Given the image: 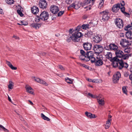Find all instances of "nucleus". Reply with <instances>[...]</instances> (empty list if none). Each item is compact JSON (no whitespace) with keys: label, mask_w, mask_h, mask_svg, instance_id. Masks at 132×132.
Instances as JSON below:
<instances>
[{"label":"nucleus","mask_w":132,"mask_h":132,"mask_svg":"<svg viewBox=\"0 0 132 132\" xmlns=\"http://www.w3.org/2000/svg\"><path fill=\"white\" fill-rule=\"evenodd\" d=\"M79 64L82 66L83 67H87V65L85 64H81L80 63H78Z\"/></svg>","instance_id":"56"},{"label":"nucleus","mask_w":132,"mask_h":132,"mask_svg":"<svg viewBox=\"0 0 132 132\" xmlns=\"http://www.w3.org/2000/svg\"><path fill=\"white\" fill-rule=\"evenodd\" d=\"M71 36L70 37H68L67 38V42H69L71 41Z\"/></svg>","instance_id":"48"},{"label":"nucleus","mask_w":132,"mask_h":132,"mask_svg":"<svg viewBox=\"0 0 132 132\" xmlns=\"http://www.w3.org/2000/svg\"><path fill=\"white\" fill-rule=\"evenodd\" d=\"M41 116L42 118L44 120H46L47 121H50V119L48 117L46 116L43 113H41Z\"/></svg>","instance_id":"29"},{"label":"nucleus","mask_w":132,"mask_h":132,"mask_svg":"<svg viewBox=\"0 0 132 132\" xmlns=\"http://www.w3.org/2000/svg\"><path fill=\"white\" fill-rule=\"evenodd\" d=\"M89 81L93 82H95V79L92 80V81H90L89 80Z\"/></svg>","instance_id":"62"},{"label":"nucleus","mask_w":132,"mask_h":132,"mask_svg":"<svg viewBox=\"0 0 132 132\" xmlns=\"http://www.w3.org/2000/svg\"><path fill=\"white\" fill-rule=\"evenodd\" d=\"M39 83L46 86H47L48 85V84L47 83L42 79L40 80Z\"/></svg>","instance_id":"32"},{"label":"nucleus","mask_w":132,"mask_h":132,"mask_svg":"<svg viewBox=\"0 0 132 132\" xmlns=\"http://www.w3.org/2000/svg\"><path fill=\"white\" fill-rule=\"evenodd\" d=\"M129 74L127 72H125L124 73V76L126 77H127L129 76Z\"/></svg>","instance_id":"52"},{"label":"nucleus","mask_w":132,"mask_h":132,"mask_svg":"<svg viewBox=\"0 0 132 132\" xmlns=\"http://www.w3.org/2000/svg\"><path fill=\"white\" fill-rule=\"evenodd\" d=\"M102 95H99L97 97V100H99L100 99H102Z\"/></svg>","instance_id":"51"},{"label":"nucleus","mask_w":132,"mask_h":132,"mask_svg":"<svg viewBox=\"0 0 132 132\" xmlns=\"http://www.w3.org/2000/svg\"><path fill=\"white\" fill-rule=\"evenodd\" d=\"M0 130H3L5 132L9 131L8 130L6 129L3 126L1 125H0Z\"/></svg>","instance_id":"33"},{"label":"nucleus","mask_w":132,"mask_h":132,"mask_svg":"<svg viewBox=\"0 0 132 132\" xmlns=\"http://www.w3.org/2000/svg\"><path fill=\"white\" fill-rule=\"evenodd\" d=\"M80 53L81 55H85L86 56H88V57H91V62H94L95 59H94V53L92 51L87 52L86 53L83 50H81Z\"/></svg>","instance_id":"5"},{"label":"nucleus","mask_w":132,"mask_h":132,"mask_svg":"<svg viewBox=\"0 0 132 132\" xmlns=\"http://www.w3.org/2000/svg\"><path fill=\"white\" fill-rule=\"evenodd\" d=\"M49 14L48 13L45 11H44L41 13L39 17L38 18V20H42L46 22L48 21L47 20L48 18Z\"/></svg>","instance_id":"7"},{"label":"nucleus","mask_w":132,"mask_h":132,"mask_svg":"<svg viewBox=\"0 0 132 132\" xmlns=\"http://www.w3.org/2000/svg\"><path fill=\"white\" fill-rule=\"evenodd\" d=\"M66 81L68 83L71 84L72 83V81L68 77L65 78Z\"/></svg>","instance_id":"37"},{"label":"nucleus","mask_w":132,"mask_h":132,"mask_svg":"<svg viewBox=\"0 0 132 132\" xmlns=\"http://www.w3.org/2000/svg\"><path fill=\"white\" fill-rule=\"evenodd\" d=\"M83 36L81 32L74 31L71 36V39L75 42H78L80 40V38Z\"/></svg>","instance_id":"4"},{"label":"nucleus","mask_w":132,"mask_h":132,"mask_svg":"<svg viewBox=\"0 0 132 132\" xmlns=\"http://www.w3.org/2000/svg\"><path fill=\"white\" fill-rule=\"evenodd\" d=\"M116 55V56L117 57L121 58L122 59L124 60H127L130 55L129 54H124L123 52L121 51L118 50L115 51V53Z\"/></svg>","instance_id":"3"},{"label":"nucleus","mask_w":132,"mask_h":132,"mask_svg":"<svg viewBox=\"0 0 132 132\" xmlns=\"http://www.w3.org/2000/svg\"><path fill=\"white\" fill-rule=\"evenodd\" d=\"M81 26H78L77 27L75 31H74L76 32H76H78V31H79L80 29H81Z\"/></svg>","instance_id":"40"},{"label":"nucleus","mask_w":132,"mask_h":132,"mask_svg":"<svg viewBox=\"0 0 132 132\" xmlns=\"http://www.w3.org/2000/svg\"><path fill=\"white\" fill-rule=\"evenodd\" d=\"M47 3L46 1L41 0L39 3V6L40 8L44 9L46 8L47 6Z\"/></svg>","instance_id":"16"},{"label":"nucleus","mask_w":132,"mask_h":132,"mask_svg":"<svg viewBox=\"0 0 132 132\" xmlns=\"http://www.w3.org/2000/svg\"><path fill=\"white\" fill-rule=\"evenodd\" d=\"M108 56H109V58H111V53H109L108 54Z\"/></svg>","instance_id":"59"},{"label":"nucleus","mask_w":132,"mask_h":132,"mask_svg":"<svg viewBox=\"0 0 132 132\" xmlns=\"http://www.w3.org/2000/svg\"><path fill=\"white\" fill-rule=\"evenodd\" d=\"M6 2L8 4H11L13 3L14 0H5Z\"/></svg>","instance_id":"35"},{"label":"nucleus","mask_w":132,"mask_h":132,"mask_svg":"<svg viewBox=\"0 0 132 132\" xmlns=\"http://www.w3.org/2000/svg\"><path fill=\"white\" fill-rule=\"evenodd\" d=\"M39 54L40 55L43 56H45V55L46 53L45 52H39Z\"/></svg>","instance_id":"49"},{"label":"nucleus","mask_w":132,"mask_h":132,"mask_svg":"<svg viewBox=\"0 0 132 132\" xmlns=\"http://www.w3.org/2000/svg\"><path fill=\"white\" fill-rule=\"evenodd\" d=\"M111 121L112 119H108L105 125V129H108L109 127L111 125Z\"/></svg>","instance_id":"25"},{"label":"nucleus","mask_w":132,"mask_h":132,"mask_svg":"<svg viewBox=\"0 0 132 132\" xmlns=\"http://www.w3.org/2000/svg\"><path fill=\"white\" fill-rule=\"evenodd\" d=\"M95 0H85L83 2L82 6L86 11L90 10Z\"/></svg>","instance_id":"2"},{"label":"nucleus","mask_w":132,"mask_h":132,"mask_svg":"<svg viewBox=\"0 0 132 132\" xmlns=\"http://www.w3.org/2000/svg\"><path fill=\"white\" fill-rule=\"evenodd\" d=\"M79 64L82 66L83 67H87V65L85 64H81L80 63H78Z\"/></svg>","instance_id":"55"},{"label":"nucleus","mask_w":132,"mask_h":132,"mask_svg":"<svg viewBox=\"0 0 132 132\" xmlns=\"http://www.w3.org/2000/svg\"><path fill=\"white\" fill-rule=\"evenodd\" d=\"M112 64L113 67L116 68L118 66V64L119 65L118 66V68L120 69H121L123 68H127L128 66V65L127 63L123 62L121 60H120L116 57H115L112 59Z\"/></svg>","instance_id":"1"},{"label":"nucleus","mask_w":132,"mask_h":132,"mask_svg":"<svg viewBox=\"0 0 132 132\" xmlns=\"http://www.w3.org/2000/svg\"><path fill=\"white\" fill-rule=\"evenodd\" d=\"M121 77V75L120 73L119 72H116L115 74L113 76V82L114 83L118 82Z\"/></svg>","instance_id":"9"},{"label":"nucleus","mask_w":132,"mask_h":132,"mask_svg":"<svg viewBox=\"0 0 132 132\" xmlns=\"http://www.w3.org/2000/svg\"><path fill=\"white\" fill-rule=\"evenodd\" d=\"M32 12L34 14H36L39 11V10L38 7L36 6H34L31 9Z\"/></svg>","instance_id":"21"},{"label":"nucleus","mask_w":132,"mask_h":132,"mask_svg":"<svg viewBox=\"0 0 132 132\" xmlns=\"http://www.w3.org/2000/svg\"><path fill=\"white\" fill-rule=\"evenodd\" d=\"M132 29V27L130 25H128L125 28V29L126 30H129Z\"/></svg>","instance_id":"36"},{"label":"nucleus","mask_w":132,"mask_h":132,"mask_svg":"<svg viewBox=\"0 0 132 132\" xmlns=\"http://www.w3.org/2000/svg\"><path fill=\"white\" fill-rule=\"evenodd\" d=\"M83 46L84 50L87 51L91 49L92 48V45L91 43L86 42L83 43Z\"/></svg>","instance_id":"13"},{"label":"nucleus","mask_w":132,"mask_h":132,"mask_svg":"<svg viewBox=\"0 0 132 132\" xmlns=\"http://www.w3.org/2000/svg\"><path fill=\"white\" fill-rule=\"evenodd\" d=\"M58 67L59 68L62 70H63L65 69L64 67L61 65H59Z\"/></svg>","instance_id":"47"},{"label":"nucleus","mask_w":132,"mask_h":132,"mask_svg":"<svg viewBox=\"0 0 132 132\" xmlns=\"http://www.w3.org/2000/svg\"><path fill=\"white\" fill-rule=\"evenodd\" d=\"M93 49L95 51H96V52L99 53L102 52L103 48L101 45H95L93 47Z\"/></svg>","instance_id":"14"},{"label":"nucleus","mask_w":132,"mask_h":132,"mask_svg":"<svg viewBox=\"0 0 132 132\" xmlns=\"http://www.w3.org/2000/svg\"><path fill=\"white\" fill-rule=\"evenodd\" d=\"M89 25L88 24H83L81 26L82 28L83 29H86L89 28Z\"/></svg>","instance_id":"31"},{"label":"nucleus","mask_w":132,"mask_h":132,"mask_svg":"<svg viewBox=\"0 0 132 132\" xmlns=\"http://www.w3.org/2000/svg\"><path fill=\"white\" fill-rule=\"evenodd\" d=\"M101 14L102 15V20L103 21H106L108 20L109 19V17L108 15V12L103 11L101 12Z\"/></svg>","instance_id":"15"},{"label":"nucleus","mask_w":132,"mask_h":132,"mask_svg":"<svg viewBox=\"0 0 132 132\" xmlns=\"http://www.w3.org/2000/svg\"><path fill=\"white\" fill-rule=\"evenodd\" d=\"M127 48H126L124 50V52L125 53H127V54L129 53L130 52V49L129 48H128L127 47Z\"/></svg>","instance_id":"41"},{"label":"nucleus","mask_w":132,"mask_h":132,"mask_svg":"<svg viewBox=\"0 0 132 132\" xmlns=\"http://www.w3.org/2000/svg\"><path fill=\"white\" fill-rule=\"evenodd\" d=\"M126 37L128 38L131 39L132 38V32H128L126 33Z\"/></svg>","instance_id":"27"},{"label":"nucleus","mask_w":132,"mask_h":132,"mask_svg":"<svg viewBox=\"0 0 132 132\" xmlns=\"http://www.w3.org/2000/svg\"><path fill=\"white\" fill-rule=\"evenodd\" d=\"M85 115L88 118H95V115L87 111L85 113Z\"/></svg>","instance_id":"20"},{"label":"nucleus","mask_w":132,"mask_h":132,"mask_svg":"<svg viewBox=\"0 0 132 132\" xmlns=\"http://www.w3.org/2000/svg\"><path fill=\"white\" fill-rule=\"evenodd\" d=\"M1 11H0V14H3L4 13L2 11V9H1Z\"/></svg>","instance_id":"64"},{"label":"nucleus","mask_w":132,"mask_h":132,"mask_svg":"<svg viewBox=\"0 0 132 132\" xmlns=\"http://www.w3.org/2000/svg\"><path fill=\"white\" fill-rule=\"evenodd\" d=\"M122 90L123 93L127 94V90L125 86H123L122 87Z\"/></svg>","instance_id":"39"},{"label":"nucleus","mask_w":132,"mask_h":132,"mask_svg":"<svg viewBox=\"0 0 132 132\" xmlns=\"http://www.w3.org/2000/svg\"><path fill=\"white\" fill-rule=\"evenodd\" d=\"M73 32V29H70L69 31V34H72Z\"/></svg>","instance_id":"58"},{"label":"nucleus","mask_w":132,"mask_h":132,"mask_svg":"<svg viewBox=\"0 0 132 132\" xmlns=\"http://www.w3.org/2000/svg\"><path fill=\"white\" fill-rule=\"evenodd\" d=\"M32 78L35 81L39 83L40 80L39 78L36 77H33Z\"/></svg>","instance_id":"38"},{"label":"nucleus","mask_w":132,"mask_h":132,"mask_svg":"<svg viewBox=\"0 0 132 132\" xmlns=\"http://www.w3.org/2000/svg\"><path fill=\"white\" fill-rule=\"evenodd\" d=\"M6 63L11 68V69L13 70H16L17 69L16 67H13L10 62L7 61H6Z\"/></svg>","instance_id":"26"},{"label":"nucleus","mask_w":132,"mask_h":132,"mask_svg":"<svg viewBox=\"0 0 132 132\" xmlns=\"http://www.w3.org/2000/svg\"><path fill=\"white\" fill-rule=\"evenodd\" d=\"M120 9L121 10V11L123 13H124L125 15H128V16H127L128 17H129V14L128 13H127L125 12V8L124 7H121L120 8Z\"/></svg>","instance_id":"34"},{"label":"nucleus","mask_w":132,"mask_h":132,"mask_svg":"<svg viewBox=\"0 0 132 132\" xmlns=\"http://www.w3.org/2000/svg\"><path fill=\"white\" fill-rule=\"evenodd\" d=\"M102 40V38L101 36L99 35H97L93 38V40L95 42L98 43L100 42Z\"/></svg>","instance_id":"18"},{"label":"nucleus","mask_w":132,"mask_h":132,"mask_svg":"<svg viewBox=\"0 0 132 132\" xmlns=\"http://www.w3.org/2000/svg\"><path fill=\"white\" fill-rule=\"evenodd\" d=\"M79 64L82 66L83 67H87V65L85 64H81L80 63H78Z\"/></svg>","instance_id":"54"},{"label":"nucleus","mask_w":132,"mask_h":132,"mask_svg":"<svg viewBox=\"0 0 132 132\" xmlns=\"http://www.w3.org/2000/svg\"><path fill=\"white\" fill-rule=\"evenodd\" d=\"M67 3L69 4L71 3L72 2V0H67Z\"/></svg>","instance_id":"53"},{"label":"nucleus","mask_w":132,"mask_h":132,"mask_svg":"<svg viewBox=\"0 0 132 132\" xmlns=\"http://www.w3.org/2000/svg\"><path fill=\"white\" fill-rule=\"evenodd\" d=\"M121 4L122 6H123L125 5L124 2L123 1H122V3H121Z\"/></svg>","instance_id":"60"},{"label":"nucleus","mask_w":132,"mask_h":132,"mask_svg":"<svg viewBox=\"0 0 132 132\" xmlns=\"http://www.w3.org/2000/svg\"><path fill=\"white\" fill-rule=\"evenodd\" d=\"M81 5V3L80 2H75L71 4L68 8L72 7L76 9H78L80 7Z\"/></svg>","instance_id":"10"},{"label":"nucleus","mask_w":132,"mask_h":132,"mask_svg":"<svg viewBox=\"0 0 132 132\" xmlns=\"http://www.w3.org/2000/svg\"><path fill=\"white\" fill-rule=\"evenodd\" d=\"M28 101L30 103V104L31 105H33V103L30 100H28Z\"/></svg>","instance_id":"61"},{"label":"nucleus","mask_w":132,"mask_h":132,"mask_svg":"<svg viewBox=\"0 0 132 132\" xmlns=\"http://www.w3.org/2000/svg\"><path fill=\"white\" fill-rule=\"evenodd\" d=\"M8 87L10 89H12L13 87V83L12 81H10L9 84L8 85Z\"/></svg>","instance_id":"30"},{"label":"nucleus","mask_w":132,"mask_h":132,"mask_svg":"<svg viewBox=\"0 0 132 132\" xmlns=\"http://www.w3.org/2000/svg\"><path fill=\"white\" fill-rule=\"evenodd\" d=\"M120 44L122 47H126L127 45H130L131 42L126 39H123L121 40Z\"/></svg>","instance_id":"12"},{"label":"nucleus","mask_w":132,"mask_h":132,"mask_svg":"<svg viewBox=\"0 0 132 132\" xmlns=\"http://www.w3.org/2000/svg\"><path fill=\"white\" fill-rule=\"evenodd\" d=\"M92 35V34H91L90 32H88L86 33H85V36L86 37H90Z\"/></svg>","instance_id":"43"},{"label":"nucleus","mask_w":132,"mask_h":132,"mask_svg":"<svg viewBox=\"0 0 132 132\" xmlns=\"http://www.w3.org/2000/svg\"><path fill=\"white\" fill-rule=\"evenodd\" d=\"M93 57L95 59L94 61V62H91L92 63H95V64L97 66H101L103 64V62L102 61L103 59L102 58L98 56L97 57H96V59H95L94 53Z\"/></svg>","instance_id":"6"},{"label":"nucleus","mask_w":132,"mask_h":132,"mask_svg":"<svg viewBox=\"0 0 132 132\" xmlns=\"http://www.w3.org/2000/svg\"><path fill=\"white\" fill-rule=\"evenodd\" d=\"M41 24H40L36 23H32L30 25V26L31 27L35 28L36 29H38L40 26Z\"/></svg>","instance_id":"23"},{"label":"nucleus","mask_w":132,"mask_h":132,"mask_svg":"<svg viewBox=\"0 0 132 132\" xmlns=\"http://www.w3.org/2000/svg\"><path fill=\"white\" fill-rule=\"evenodd\" d=\"M115 23L117 27L119 28H122L123 24V21L120 18H117L115 20Z\"/></svg>","instance_id":"8"},{"label":"nucleus","mask_w":132,"mask_h":132,"mask_svg":"<svg viewBox=\"0 0 132 132\" xmlns=\"http://www.w3.org/2000/svg\"><path fill=\"white\" fill-rule=\"evenodd\" d=\"M50 9V11L54 14H56L59 11L58 7L55 5H51Z\"/></svg>","instance_id":"11"},{"label":"nucleus","mask_w":132,"mask_h":132,"mask_svg":"<svg viewBox=\"0 0 132 132\" xmlns=\"http://www.w3.org/2000/svg\"><path fill=\"white\" fill-rule=\"evenodd\" d=\"M8 99L9 101L10 102H11L12 100H11V99L10 98V97H9V96H8Z\"/></svg>","instance_id":"63"},{"label":"nucleus","mask_w":132,"mask_h":132,"mask_svg":"<svg viewBox=\"0 0 132 132\" xmlns=\"http://www.w3.org/2000/svg\"><path fill=\"white\" fill-rule=\"evenodd\" d=\"M26 91L27 92H28L30 94H33L34 92H33V89L30 87H27L26 86Z\"/></svg>","instance_id":"24"},{"label":"nucleus","mask_w":132,"mask_h":132,"mask_svg":"<svg viewBox=\"0 0 132 132\" xmlns=\"http://www.w3.org/2000/svg\"><path fill=\"white\" fill-rule=\"evenodd\" d=\"M80 59L85 62H87L91 61V57H88V56L80 55L79 56Z\"/></svg>","instance_id":"17"},{"label":"nucleus","mask_w":132,"mask_h":132,"mask_svg":"<svg viewBox=\"0 0 132 132\" xmlns=\"http://www.w3.org/2000/svg\"><path fill=\"white\" fill-rule=\"evenodd\" d=\"M64 13V11H60L57 14V16H61L62 14H63Z\"/></svg>","instance_id":"44"},{"label":"nucleus","mask_w":132,"mask_h":132,"mask_svg":"<svg viewBox=\"0 0 132 132\" xmlns=\"http://www.w3.org/2000/svg\"><path fill=\"white\" fill-rule=\"evenodd\" d=\"M88 95L92 98H95V96L94 95L90 93H88Z\"/></svg>","instance_id":"50"},{"label":"nucleus","mask_w":132,"mask_h":132,"mask_svg":"<svg viewBox=\"0 0 132 132\" xmlns=\"http://www.w3.org/2000/svg\"><path fill=\"white\" fill-rule=\"evenodd\" d=\"M109 47L111 50H113L115 51L118 50V47L114 44H110L109 45Z\"/></svg>","instance_id":"22"},{"label":"nucleus","mask_w":132,"mask_h":132,"mask_svg":"<svg viewBox=\"0 0 132 132\" xmlns=\"http://www.w3.org/2000/svg\"><path fill=\"white\" fill-rule=\"evenodd\" d=\"M18 13L21 16H22L23 15V14L22 13L21 11L19 10H17Z\"/></svg>","instance_id":"42"},{"label":"nucleus","mask_w":132,"mask_h":132,"mask_svg":"<svg viewBox=\"0 0 132 132\" xmlns=\"http://www.w3.org/2000/svg\"><path fill=\"white\" fill-rule=\"evenodd\" d=\"M97 102L99 104L101 105H103L104 104V101L103 98L97 100Z\"/></svg>","instance_id":"28"},{"label":"nucleus","mask_w":132,"mask_h":132,"mask_svg":"<svg viewBox=\"0 0 132 132\" xmlns=\"http://www.w3.org/2000/svg\"><path fill=\"white\" fill-rule=\"evenodd\" d=\"M13 38H14L16 39H19V38L18 37L14 35L13 37Z\"/></svg>","instance_id":"57"},{"label":"nucleus","mask_w":132,"mask_h":132,"mask_svg":"<svg viewBox=\"0 0 132 132\" xmlns=\"http://www.w3.org/2000/svg\"><path fill=\"white\" fill-rule=\"evenodd\" d=\"M120 9V4H118L113 6L112 9V11L114 12H116Z\"/></svg>","instance_id":"19"},{"label":"nucleus","mask_w":132,"mask_h":132,"mask_svg":"<svg viewBox=\"0 0 132 132\" xmlns=\"http://www.w3.org/2000/svg\"><path fill=\"white\" fill-rule=\"evenodd\" d=\"M21 24L18 23L19 25H24V26H26L27 25L28 23L27 22L24 23V22L22 21H21L20 22Z\"/></svg>","instance_id":"45"},{"label":"nucleus","mask_w":132,"mask_h":132,"mask_svg":"<svg viewBox=\"0 0 132 132\" xmlns=\"http://www.w3.org/2000/svg\"><path fill=\"white\" fill-rule=\"evenodd\" d=\"M104 1V0H101L99 3V5L100 6H102L103 5Z\"/></svg>","instance_id":"46"}]
</instances>
